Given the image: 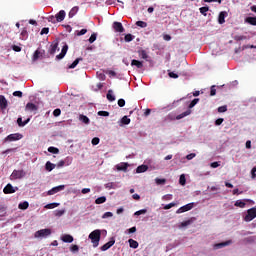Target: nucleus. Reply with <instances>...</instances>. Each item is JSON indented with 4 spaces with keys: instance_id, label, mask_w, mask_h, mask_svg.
<instances>
[{
    "instance_id": "obj_57",
    "label": "nucleus",
    "mask_w": 256,
    "mask_h": 256,
    "mask_svg": "<svg viewBox=\"0 0 256 256\" xmlns=\"http://www.w3.org/2000/svg\"><path fill=\"white\" fill-rule=\"evenodd\" d=\"M147 213V209L138 210L135 212V215H145Z\"/></svg>"
},
{
    "instance_id": "obj_46",
    "label": "nucleus",
    "mask_w": 256,
    "mask_h": 256,
    "mask_svg": "<svg viewBox=\"0 0 256 256\" xmlns=\"http://www.w3.org/2000/svg\"><path fill=\"white\" fill-rule=\"evenodd\" d=\"M197 103H199V99H198V98L192 100L191 103L189 104V109H193V107H194Z\"/></svg>"
},
{
    "instance_id": "obj_5",
    "label": "nucleus",
    "mask_w": 256,
    "mask_h": 256,
    "mask_svg": "<svg viewBox=\"0 0 256 256\" xmlns=\"http://www.w3.org/2000/svg\"><path fill=\"white\" fill-rule=\"evenodd\" d=\"M23 139V135L22 134H19V133H15V134H10L8 135L4 141L5 143H7V141L11 142V141H19Z\"/></svg>"
},
{
    "instance_id": "obj_11",
    "label": "nucleus",
    "mask_w": 256,
    "mask_h": 256,
    "mask_svg": "<svg viewBox=\"0 0 256 256\" xmlns=\"http://www.w3.org/2000/svg\"><path fill=\"white\" fill-rule=\"evenodd\" d=\"M65 189V185H59L56 187H53L48 191V195H55V193H59V191H63Z\"/></svg>"
},
{
    "instance_id": "obj_25",
    "label": "nucleus",
    "mask_w": 256,
    "mask_h": 256,
    "mask_svg": "<svg viewBox=\"0 0 256 256\" xmlns=\"http://www.w3.org/2000/svg\"><path fill=\"white\" fill-rule=\"evenodd\" d=\"M149 169V166L147 165H140L136 169V173H145Z\"/></svg>"
},
{
    "instance_id": "obj_28",
    "label": "nucleus",
    "mask_w": 256,
    "mask_h": 256,
    "mask_svg": "<svg viewBox=\"0 0 256 256\" xmlns=\"http://www.w3.org/2000/svg\"><path fill=\"white\" fill-rule=\"evenodd\" d=\"M58 48H59L58 42H55L54 44H52L50 49V55H55V52L57 51Z\"/></svg>"
},
{
    "instance_id": "obj_56",
    "label": "nucleus",
    "mask_w": 256,
    "mask_h": 256,
    "mask_svg": "<svg viewBox=\"0 0 256 256\" xmlns=\"http://www.w3.org/2000/svg\"><path fill=\"white\" fill-rule=\"evenodd\" d=\"M53 115L54 117H59V115H61V109L57 108L53 111Z\"/></svg>"
},
{
    "instance_id": "obj_7",
    "label": "nucleus",
    "mask_w": 256,
    "mask_h": 256,
    "mask_svg": "<svg viewBox=\"0 0 256 256\" xmlns=\"http://www.w3.org/2000/svg\"><path fill=\"white\" fill-rule=\"evenodd\" d=\"M26 173L24 170H14L11 174L12 179H23Z\"/></svg>"
},
{
    "instance_id": "obj_8",
    "label": "nucleus",
    "mask_w": 256,
    "mask_h": 256,
    "mask_svg": "<svg viewBox=\"0 0 256 256\" xmlns=\"http://www.w3.org/2000/svg\"><path fill=\"white\" fill-rule=\"evenodd\" d=\"M18 190L19 188H14L13 185L7 184L3 189V193H5V195H11V193H15Z\"/></svg>"
},
{
    "instance_id": "obj_16",
    "label": "nucleus",
    "mask_w": 256,
    "mask_h": 256,
    "mask_svg": "<svg viewBox=\"0 0 256 256\" xmlns=\"http://www.w3.org/2000/svg\"><path fill=\"white\" fill-rule=\"evenodd\" d=\"M38 109H39V107L37 105L33 104L32 102H28L25 107L26 111H31V112H35Z\"/></svg>"
},
{
    "instance_id": "obj_21",
    "label": "nucleus",
    "mask_w": 256,
    "mask_h": 256,
    "mask_svg": "<svg viewBox=\"0 0 256 256\" xmlns=\"http://www.w3.org/2000/svg\"><path fill=\"white\" fill-rule=\"evenodd\" d=\"M138 55L140 59H145V61L149 59V54H147V51L145 50H138Z\"/></svg>"
},
{
    "instance_id": "obj_62",
    "label": "nucleus",
    "mask_w": 256,
    "mask_h": 256,
    "mask_svg": "<svg viewBox=\"0 0 256 256\" xmlns=\"http://www.w3.org/2000/svg\"><path fill=\"white\" fill-rule=\"evenodd\" d=\"M49 34V28H43L40 32V35H47Z\"/></svg>"
},
{
    "instance_id": "obj_37",
    "label": "nucleus",
    "mask_w": 256,
    "mask_h": 256,
    "mask_svg": "<svg viewBox=\"0 0 256 256\" xmlns=\"http://www.w3.org/2000/svg\"><path fill=\"white\" fill-rule=\"evenodd\" d=\"M199 11L201 15H204V17H207V11H209V7L208 6L201 7Z\"/></svg>"
},
{
    "instance_id": "obj_24",
    "label": "nucleus",
    "mask_w": 256,
    "mask_h": 256,
    "mask_svg": "<svg viewBox=\"0 0 256 256\" xmlns=\"http://www.w3.org/2000/svg\"><path fill=\"white\" fill-rule=\"evenodd\" d=\"M55 167H57L55 164L51 163L50 161L46 162L45 164V169L46 171H53V169H55Z\"/></svg>"
},
{
    "instance_id": "obj_60",
    "label": "nucleus",
    "mask_w": 256,
    "mask_h": 256,
    "mask_svg": "<svg viewBox=\"0 0 256 256\" xmlns=\"http://www.w3.org/2000/svg\"><path fill=\"white\" fill-rule=\"evenodd\" d=\"M195 157H196V154H195V153H191V154H188V155L186 156V159H187L188 161H191V159H195Z\"/></svg>"
},
{
    "instance_id": "obj_35",
    "label": "nucleus",
    "mask_w": 256,
    "mask_h": 256,
    "mask_svg": "<svg viewBox=\"0 0 256 256\" xmlns=\"http://www.w3.org/2000/svg\"><path fill=\"white\" fill-rule=\"evenodd\" d=\"M133 39H135V36H133L132 34H126L124 37V41H126V43H131Z\"/></svg>"
},
{
    "instance_id": "obj_12",
    "label": "nucleus",
    "mask_w": 256,
    "mask_h": 256,
    "mask_svg": "<svg viewBox=\"0 0 256 256\" xmlns=\"http://www.w3.org/2000/svg\"><path fill=\"white\" fill-rule=\"evenodd\" d=\"M128 168H129V163H127V162H121L120 164L116 165L117 171L127 172Z\"/></svg>"
},
{
    "instance_id": "obj_18",
    "label": "nucleus",
    "mask_w": 256,
    "mask_h": 256,
    "mask_svg": "<svg viewBox=\"0 0 256 256\" xmlns=\"http://www.w3.org/2000/svg\"><path fill=\"white\" fill-rule=\"evenodd\" d=\"M228 245H231V240L215 244L214 249H223V247H227Z\"/></svg>"
},
{
    "instance_id": "obj_22",
    "label": "nucleus",
    "mask_w": 256,
    "mask_h": 256,
    "mask_svg": "<svg viewBox=\"0 0 256 256\" xmlns=\"http://www.w3.org/2000/svg\"><path fill=\"white\" fill-rule=\"evenodd\" d=\"M40 57H43V53L40 50H36L33 54L32 61H38Z\"/></svg>"
},
{
    "instance_id": "obj_33",
    "label": "nucleus",
    "mask_w": 256,
    "mask_h": 256,
    "mask_svg": "<svg viewBox=\"0 0 256 256\" xmlns=\"http://www.w3.org/2000/svg\"><path fill=\"white\" fill-rule=\"evenodd\" d=\"M77 11H79V7H73L69 12V17H75V15H77Z\"/></svg>"
},
{
    "instance_id": "obj_17",
    "label": "nucleus",
    "mask_w": 256,
    "mask_h": 256,
    "mask_svg": "<svg viewBox=\"0 0 256 256\" xmlns=\"http://www.w3.org/2000/svg\"><path fill=\"white\" fill-rule=\"evenodd\" d=\"M61 241H63V243H73L74 239L71 234H65L61 237Z\"/></svg>"
},
{
    "instance_id": "obj_42",
    "label": "nucleus",
    "mask_w": 256,
    "mask_h": 256,
    "mask_svg": "<svg viewBox=\"0 0 256 256\" xmlns=\"http://www.w3.org/2000/svg\"><path fill=\"white\" fill-rule=\"evenodd\" d=\"M88 41H89V43H95V41H97V34L96 33L91 34Z\"/></svg>"
},
{
    "instance_id": "obj_63",
    "label": "nucleus",
    "mask_w": 256,
    "mask_h": 256,
    "mask_svg": "<svg viewBox=\"0 0 256 256\" xmlns=\"http://www.w3.org/2000/svg\"><path fill=\"white\" fill-rule=\"evenodd\" d=\"M224 119L223 118H218L216 121H215V125L219 126V125H222Z\"/></svg>"
},
{
    "instance_id": "obj_31",
    "label": "nucleus",
    "mask_w": 256,
    "mask_h": 256,
    "mask_svg": "<svg viewBox=\"0 0 256 256\" xmlns=\"http://www.w3.org/2000/svg\"><path fill=\"white\" fill-rule=\"evenodd\" d=\"M105 201H107V197L101 196L95 200V203H96V205H101V204L105 203Z\"/></svg>"
},
{
    "instance_id": "obj_4",
    "label": "nucleus",
    "mask_w": 256,
    "mask_h": 256,
    "mask_svg": "<svg viewBox=\"0 0 256 256\" xmlns=\"http://www.w3.org/2000/svg\"><path fill=\"white\" fill-rule=\"evenodd\" d=\"M49 235H51V229H49V228L38 230L34 234V236L36 238H39V237H49Z\"/></svg>"
},
{
    "instance_id": "obj_1",
    "label": "nucleus",
    "mask_w": 256,
    "mask_h": 256,
    "mask_svg": "<svg viewBox=\"0 0 256 256\" xmlns=\"http://www.w3.org/2000/svg\"><path fill=\"white\" fill-rule=\"evenodd\" d=\"M88 239L91 240V243L93 244V247H99V241H101V230L97 229L92 231L89 236Z\"/></svg>"
},
{
    "instance_id": "obj_64",
    "label": "nucleus",
    "mask_w": 256,
    "mask_h": 256,
    "mask_svg": "<svg viewBox=\"0 0 256 256\" xmlns=\"http://www.w3.org/2000/svg\"><path fill=\"white\" fill-rule=\"evenodd\" d=\"M118 105H119L120 107H123V106L125 105V99H123V98L119 99V100H118Z\"/></svg>"
},
{
    "instance_id": "obj_15",
    "label": "nucleus",
    "mask_w": 256,
    "mask_h": 256,
    "mask_svg": "<svg viewBox=\"0 0 256 256\" xmlns=\"http://www.w3.org/2000/svg\"><path fill=\"white\" fill-rule=\"evenodd\" d=\"M8 102H7V98H5V96L0 95V109L5 110L8 107Z\"/></svg>"
},
{
    "instance_id": "obj_36",
    "label": "nucleus",
    "mask_w": 256,
    "mask_h": 256,
    "mask_svg": "<svg viewBox=\"0 0 256 256\" xmlns=\"http://www.w3.org/2000/svg\"><path fill=\"white\" fill-rule=\"evenodd\" d=\"M155 183H156V185H165V183H167V179H165V178H156L155 179Z\"/></svg>"
},
{
    "instance_id": "obj_49",
    "label": "nucleus",
    "mask_w": 256,
    "mask_h": 256,
    "mask_svg": "<svg viewBox=\"0 0 256 256\" xmlns=\"http://www.w3.org/2000/svg\"><path fill=\"white\" fill-rule=\"evenodd\" d=\"M168 76H169L171 79H179V75L176 74L175 72H169V73H168Z\"/></svg>"
},
{
    "instance_id": "obj_29",
    "label": "nucleus",
    "mask_w": 256,
    "mask_h": 256,
    "mask_svg": "<svg viewBox=\"0 0 256 256\" xmlns=\"http://www.w3.org/2000/svg\"><path fill=\"white\" fill-rule=\"evenodd\" d=\"M245 22L256 27V17H247Z\"/></svg>"
},
{
    "instance_id": "obj_54",
    "label": "nucleus",
    "mask_w": 256,
    "mask_h": 256,
    "mask_svg": "<svg viewBox=\"0 0 256 256\" xmlns=\"http://www.w3.org/2000/svg\"><path fill=\"white\" fill-rule=\"evenodd\" d=\"M214 95H217V89H215V86H212L210 89V96L214 97Z\"/></svg>"
},
{
    "instance_id": "obj_27",
    "label": "nucleus",
    "mask_w": 256,
    "mask_h": 256,
    "mask_svg": "<svg viewBox=\"0 0 256 256\" xmlns=\"http://www.w3.org/2000/svg\"><path fill=\"white\" fill-rule=\"evenodd\" d=\"M128 243L131 249H137V247H139V242H137L136 240L129 239Z\"/></svg>"
},
{
    "instance_id": "obj_55",
    "label": "nucleus",
    "mask_w": 256,
    "mask_h": 256,
    "mask_svg": "<svg viewBox=\"0 0 256 256\" xmlns=\"http://www.w3.org/2000/svg\"><path fill=\"white\" fill-rule=\"evenodd\" d=\"M109 217H113V212H106L103 214L102 219H107Z\"/></svg>"
},
{
    "instance_id": "obj_39",
    "label": "nucleus",
    "mask_w": 256,
    "mask_h": 256,
    "mask_svg": "<svg viewBox=\"0 0 256 256\" xmlns=\"http://www.w3.org/2000/svg\"><path fill=\"white\" fill-rule=\"evenodd\" d=\"M121 123H122V125H129V123H131V119H129V117H127V116H124L121 119Z\"/></svg>"
},
{
    "instance_id": "obj_20",
    "label": "nucleus",
    "mask_w": 256,
    "mask_h": 256,
    "mask_svg": "<svg viewBox=\"0 0 256 256\" xmlns=\"http://www.w3.org/2000/svg\"><path fill=\"white\" fill-rule=\"evenodd\" d=\"M131 65L132 67H137V69H143V62L139 61V60H136V59H133L131 61Z\"/></svg>"
},
{
    "instance_id": "obj_10",
    "label": "nucleus",
    "mask_w": 256,
    "mask_h": 256,
    "mask_svg": "<svg viewBox=\"0 0 256 256\" xmlns=\"http://www.w3.org/2000/svg\"><path fill=\"white\" fill-rule=\"evenodd\" d=\"M67 51H69V46L67 44H65L62 47L61 53L56 56V59L58 61H61V59H63L65 57V55H67Z\"/></svg>"
},
{
    "instance_id": "obj_52",
    "label": "nucleus",
    "mask_w": 256,
    "mask_h": 256,
    "mask_svg": "<svg viewBox=\"0 0 256 256\" xmlns=\"http://www.w3.org/2000/svg\"><path fill=\"white\" fill-rule=\"evenodd\" d=\"M227 111V106H220L218 107V113H225Z\"/></svg>"
},
{
    "instance_id": "obj_43",
    "label": "nucleus",
    "mask_w": 256,
    "mask_h": 256,
    "mask_svg": "<svg viewBox=\"0 0 256 256\" xmlns=\"http://www.w3.org/2000/svg\"><path fill=\"white\" fill-rule=\"evenodd\" d=\"M136 25L137 27H141L142 29H145V27H147V22L137 21Z\"/></svg>"
},
{
    "instance_id": "obj_38",
    "label": "nucleus",
    "mask_w": 256,
    "mask_h": 256,
    "mask_svg": "<svg viewBox=\"0 0 256 256\" xmlns=\"http://www.w3.org/2000/svg\"><path fill=\"white\" fill-rule=\"evenodd\" d=\"M48 152H49V153H53L54 155H57V154L59 153V148L50 146V147L48 148Z\"/></svg>"
},
{
    "instance_id": "obj_51",
    "label": "nucleus",
    "mask_w": 256,
    "mask_h": 256,
    "mask_svg": "<svg viewBox=\"0 0 256 256\" xmlns=\"http://www.w3.org/2000/svg\"><path fill=\"white\" fill-rule=\"evenodd\" d=\"M98 115L100 117H109V112L108 111H99Z\"/></svg>"
},
{
    "instance_id": "obj_47",
    "label": "nucleus",
    "mask_w": 256,
    "mask_h": 256,
    "mask_svg": "<svg viewBox=\"0 0 256 256\" xmlns=\"http://www.w3.org/2000/svg\"><path fill=\"white\" fill-rule=\"evenodd\" d=\"M175 205H177V204L174 203V202H171V203H169V204H166V205L164 206V209H165V210H169V209L175 207Z\"/></svg>"
},
{
    "instance_id": "obj_2",
    "label": "nucleus",
    "mask_w": 256,
    "mask_h": 256,
    "mask_svg": "<svg viewBox=\"0 0 256 256\" xmlns=\"http://www.w3.org/2000/svg\"><path fill=\"white\" fill-rule=\"evenodd\" d=\"M190 114H191V109H188L179 115H175V113L172 112L166 116V119L168 121H175V120L179 121L181 119H184V117H189Z\"/></svg>"
},
{
    "instance_id": "obj_14",
    "label": "nucleus",
    "mask_w": 256,
    "mask_h": 256,
    "mask_svg": "<svg viewBox=\"0 0 256 256\" xmlns=\"http://www.w3.org/2000/svg\"><path fill=\"white\" fill-rule=\"evenodd\" d=\"M115 245V238H111V240L109 242H107L106 244H104L103 246H101V251H107L109 249H111V246Z\"/></svg>"
},
{
    "instance_id": "obj_44",
    "label": "nucleus",
    "mask_w": 256,
    "mask_h": 256,
    "mask_svg": "<svg viewBox=\"0 0 256 256\" xmlns=\"http://www.w3.org/2000/svg\"><path fill=\"white\" fill-rule=\"evenodd\" d=\"M191 223H193V219L186 220L181 223V227H189V225H191Z\"/></svg>"
},
{
    "instance_id": "obj_6",
    "label": "nucleus",
    "mask_w": 256,
    "mask_h": 256,
    "mask_svg": "<svg viewBox=\"0 0 256 256\" xmlns=\"http://www.w3.org/2000/svg\"><path fill=\"white\" fill-rule=\"evenodd\" d=\"M194 206H195L194 203L186 204V205L180 207V208L176 211V213H177V214L186 213V211H191V209H193Z\"/></svg>"
},
{
    "instance_id": "obj_19",
    "label": "nucleus",
    "mask_w": 256,
    "mask_h": 256,
    "mask_svg": "<svg viewBox=\"0 0 256 256\" xmlns=\"http://www.w3.org/2000/svg\"><path fill=\"white\" fill-rule=\"evenodd\" d=\"M65 19V10H60L59 13L56 14V20L58 23H61Z\"/></svg>"
},
{
    "instance_id": "obj_26",
    "label": "nucleus",
    "mask_w": 256,
    "mask_h": 256,
    "mask_svg": "<svg viewBox=\"0 0 256 256\" xmlns=\"http://www.w3.org/2000/svg\"><path fill=\"white\" fill-rule=\"evenodd\" d=\"M18 209H21L22 211L29 209V202H27V201L21 202L18 205Z\"/></svg>"
},
{
    "instance_id": "obj_32",
    "label": "nucleus",
    "mask_w": 256,
    "mask_h": 256,
    "mask_svg": "<svg viewBox=\"0 0 256 256\" xmlns=\"http://www.w3.org/2000/svg\"><path fill=\"white\" fill-rule=\"evenodd\" d=\"M79 119H80V121H82V123H85V125H89V122H90L89 117L81 114L79 116Z\"/></svg>"
},
{
    "instance_id": "obj_61",
    "label": "nucleus",
    "mask_w": 256,
    "mask_h": 256,
    "mask_svg": "<svg viewBox=\"0 0 256 256\" xmlns=\"http://www.w3.org/2000/svg\"><path fill=\"white\" fill-rule=\"evenodd\" d=\"M86 33H87V29H82V30L77 32V36L81 37V35H85Z\"/></svg>"
},
{
    "instance_id": "obj_13",
    "label": "nucleus",
    "mask_w": 256,
    "mask_h": 256,
    "mask_svg": "<svg viewBox=\"0 0 256 256\" xmlns=\"http://www.w3.org/2000/svg\"><path fill=\"white\" fill-rule=\"evenodd\" d=\"M228 15L229 13H227V11L220 12L218 15V23L223 25V23H225V17H228Z\"/></svg>"
},
{
    "instance_id": "obj_40",
    "label": "nucleus",
    "mask_w": 256,
    "mask_h": 256,
    "mask_svg": "<svg viewBox=\"0 0 256 256\" xmlns=\"http://www.w3.org/2000/svg\"><path fill=\"white\" fill-rule=\"evenodd\" d=\"M234 205L235 207H240L243 209L245 207V202H243V200H237Z\"/></svg>"
},
{
    "instance_id": "obj_53",
    "label": "nucleus",
    "mask_w": 256,
    "mask_h": 256,
    "mask_svg": "<svg viewBox=\"0 0 256 256\" xmlns=\"http://www.w3.org/2000/svg\"><path fill=\"white\" fill-rule=\"evenodd\" d=\"M100 141L101 140L99 139V137H94L92 139L91 143H92V145H99Z\"/></svg>"
},
{
    "instance_id": "obj_30",
    "label": "nucleus",
    "mask_w": 256,
    "mask_h": 256,
    "mask_svg": "<svg viewBox=\"0 0 256 256\" xmlns=\"http://www.w3.org/2000/svg\"><path fill=\"white\" fill-rule=\"evenodd\" d=\"M106 98L108 99V101H111V102L115 101V95H113V90H108Z\"/></svg>"
},
{
    "instance_id": "obj_3",
    "label": "nucleus",
    "mask_w": 256,
    "mask_h": 256,
    "mask_svg": "<svg viewBox=\"0 0 256 256\" xmlns=\"http://www.w3.org/2000/svg\"><path fill=\"white\" fill-rule=\"evenodd\" d=\"M255 217H256V207H253L247 210V214L244 217V221L249 223V221H253Z\"/></svg>"
},
{
    "instance_id": "obj_58",
    "label": "nucleus",
    "mask_w": 256,
    "mask_h": 256,
    "mask_svg": "<svg viewBox=\"0 0 256 256\" xmlns=\"http://www.w3.org/2000/svg\"><path fill=\"white\" fill-rule=\"evenodd\" d=\"M12 49H13V51H15L16 53H20V51H21V46L13 45V46H12Z\"/></svg>"
},
{
    "instance_id": "obj_9",
    "label": "nucleus",
    "mask_w": 256,
    "mask_h": 256,
    "mask_svg": "<svg viewBox=\"0 0 256 256\" xmlns=\"http://www.w3.org/2000/svg\"><path fill=\"white\" fill-rule=\"evenodd\" d=\"M113 29L116 31V33H125V28L121 22H114Z\"/></svg>"
},
{
    "instance_id": "obj_41",
    "label": "nucleus",
    "mask_w": 256,
    "mask_h": 256,
    "mask_svg": "<svg viewBox=\"0 0 256 256\" xmlns=\"http://www.w3.org/2000/svg\"><path fill=\"white\" fill-rule=\"evenodd\" d=\"M55 207H59L58 203H50L45 206V209H55Z\"/></svg>"
},
{
    "instance_id": "obj_23",
    "label": "nucleus",
    "mask_w": 256,
    "mask_h": 256,
    "mask_svg": "<svg viewBox=\"0 0 256 256\" xmlns=\"http://www.w3.org/2000/svg\"><path fill=\"white\" fill-rule=\"evenodd\" d=\"M30 121H31V119L28 118L27 120H25L23 122V118L20 117V118L17 119V124H18L19 127H25V125H27V123H29Z\"/></svg>"
},
{
    "instance_id": "obj_48",
    "label": "nucleus",
    "mask_w": 256,
    "mask_h": 256,
    "mask_svg": "<svg viewBox=\"0 0 256 256\" xmlns=\"http://www.w3.org/2000/svg\"><path fill=\"white\" fill-rule=\"evenodd\" d=\"M62 215H65V210H56L55 211L56 217H62Z\"/></svg>"
},
{
    "instance_id": "obj_45",
    "label": "nucleus",
    "mask_w": 256,
    "mask_h": 256,
    "mask_svg": "<svg viewBox=\"0 0 256 256\" xmlns=\"http://www.w3.org/2000/svg\"><path fill=\"white\" fill-rule=\"evenodd\" d=\"M180 185H185L187 183V180L185 179V174H182L179 179Z\"/></svg>"
},
{
    "instance_id": "obj_50",
    "label": "nucleus",
    "mask_w": 256,
    "mask_h": 256,
    "mask_svg": "<svg viewBox=\"0 0 256 256\" xmlns=\"http://www.w3.org/2000/svg\"><path fill=\"white\" fill-rule=\"evenodd\" d=\"M70 251H71L72 253H77V251H79V246H78V245H72V246L70 247Z\"/></svg>"
},
{
    "instance_id": "obj_59",
    "label": "nucleus",
    "mask_w": 256,
    "mask_h": 256,
    "mask_svg": "<svg viewBox=\"0 0 256 256\" xmlns=\"http://www.w3.org/2000/svg\"><path fill=\"white\" fill-rule=\"evenodd\" d=\"M13 96L14 97H23V92H21V91H15V92H13Z\"/></svg>"
},
{
    "instance_id": "obj_34",
    "label": "nucleus",
    "mask_w": 256,
    "mask_h": 256,
    "mask_svg": "<svg viewBox=\"0 0 256 256\" xmlns=\"http://www.w3.org/2000/svg\"><path fill=\"white\" fill-rule=\"evenodd\" d=\"M79 61H83V58H77L70 66L69 69H75L79 65Z\"/></svg>"
}]
</instances>
